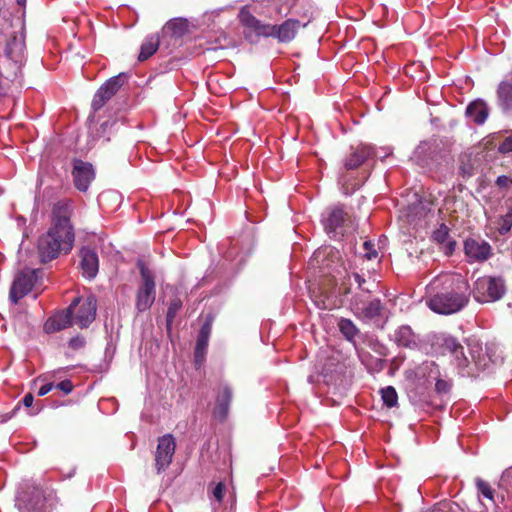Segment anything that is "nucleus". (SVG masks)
Wrapping results in <instances>:
<instances>
[{"label":"nucleus","instance_id":"f257e3e1","mask_svg":"<svg viewBox=\"0 0 512 512\" xmlns=\"http://www.w3.org/2000/svg\"><path fill=\"white\" fill-rule=\"evenodd\" d=\"M443 284L441 291L436 292L427 300L428 307L438 314H453L462 310L469 300L468 284L460 276L446 275L435 279L431 289Z\"/></svg>","mask_w":512,"mask_h":512},{"label":"nucleus","instance_id":"f03ea898","mask_svg":"<svg viewBox=\"0 0 512 512\" xmlns=\"http://www.w3.org/2000/svg\"><path fill=\"white\" fill-rule=\"evenodd\" d=\"M73 213V202L69 199H62L52 206L50 215V226L47 233H51L52 240L56 243L57 249L63 255L69 254L75 243V229L71 222Z\"/></svg>","mask_w":512,"mask_h":512},{"label":"nucleus","instance_id":"7ed1b4c3","mask_svg":"<svg viewBox=\"0 0 512 512\" xmlns=\"http://www.w3.org/2000/svg\"><path fill=\"white\" fill-rule=\"evenodd\" d=\"M137 267L141 276V284L136 292L135 307L139 313L150 309L156 297V283L152 271L144 261L139 260Z\"/></svg>","mask_w":512,"mask_h":512},{"label":"nucleus","instance_id":"20e7f679","mask_svg":"<svg viewBox=\"0 0 512 512\" xmlns=\"http://www.w3.org/2000/svg\"><path fill=\"white\" fill-rule=\"evenodd\" d=\"M505 291V283L502 278L484 276L475 281L472 292L477 302L489 303L501 299Z\"/></svg>","mask_w":512,"mask_h":512},{"label":"nucleus","instance_id":"39448f33","mask_svg":"<svg viewBox=\"0 0 512 512\" xmlns=\"http://www.w3.org/2000/svg\"><path fill=\"white\" fill-rule=\"evenodd\" d=\"M239 22L243 26L244 37L250 43H257L261 37H270L273 31L271 24H266L257 19L247 6L240 9Z\"/></svg>","mask_w":512,"mask_h":512},{"label":"nucleus","instance_id":"423d86ee","mask_svg":"<svg viewBox=\"0 0 512 512\" xmlns=\"http://www.w3.org/2000/svg\"><path fill=\"white\" fill-rule=\"evenodd\" d=\"M325 231L333 238L343 236L351 218L344 205H336L326 210L322 216Z\"/></svg>","mask_w":512,"mask_h":512},{"label":"nucleus","instance_id":"0eeeda50","mask_svg":"<svg viewBox=\"0 0 512 512\" xmlns=\"http://www.w3.org/2000/svg\"><path fill=\"white\" fill-rule=\"evenodd\" d=\"M311 265L319 268L323 276L335 277V273L342 266L340 253L332 247L320 248L313 253Z\"/></svg>","mask_w":512,"mask_h":512},{"label":"nucleus","instance_id":"6e6552de","mask_svg":"<svg viewBox=\"0 0 512 512\" xmlns=\"http://www.w3.org/2000/svg\"><path fill=\"white\" fill-rule=\"evenodd\" d=\"M127 79L128 75L126 73H120L109 78L95 93L91 104L93 110L98 111L101 109L118 92Z\"/></svg>","mask_w":512,"mask_h":512},{"label":"nucleus","instance_id":"1a4fd4ad","mask_svg":"<svg viewBox=\"0 0 512 512\" xmlns=\"http://www.w3.org/2000/svg\"><path fill=\"white\" fill-rule=\"evenodd\" d=\"M127 79L128 75L126 73H120L109 78L95 93L91 104L93 110L98 111L101 109L118 92Z\"/></svg>","mask_w":512,"mask_h":512},{"label":"nucleus","instance_id":"9d476101","mask_svg":"<svg viewBox=\"0 0 512 512\" xmlns=\"http://www.w3.org/2000/svg\"><path fill=\"white\" fill-rule=\"evenodd\" d=\"M127 79L128 75L126 73H120L109 78L95 93L91 104L93 110L98 111L101 109L118 92Z\"/></svg>","mask_w":512,"mask_h":512},{"label":"nucleus","instance_id":"9b49d317","mask_svg":"<svg viewBox=\"0 0 512 512\" xmlns=\"http://www.w3.org/2000/svg\"><path fill=\"white\" fill-rule=\"evenodd\" d=\"M127 79L128 75L126 73H120L109 78L95 93L91 104L93 110L98 111L101 109L118 92Z\"/></svg>","mask_w":512,"mask_h":512},{"label":"nucleus","instance_id":"f8f14e48","mask_svg":"<svg viewBox=\"0 0 512 512\" xmlns=\"http://www.w3.org/2000/svg\"><path fill=\"white\" fill-rule=\"evenodd\" d=\"M441 158V149L436 141L421 142L413 152L412 159L423 168H431Z\"/></svg>","mask_w":512,"mask_h":512},{"label":"nucleus","instance_id":"ddd939ff","mask_svg":"<svg viewBox=\"0 0 512 512\" xmlns=\"http://www.w3.org/2000/svg\"><path fill=\"white\" fill-rule=\"evenodd\" d=\"M175 449V439L171 434H165L158 439L155 452V466L158 473H161L169 467L172 462Z\"/></svg>","mask_w":512,"mask_h":512},{"label":"nucleus","instance_id":"4468645a","mask_svg":"<svg viewBox=\"0 0 512 512\" xmlns=\"http://www.w3.org/2000/svg\"><path fill=\"white\" fill-rule=\"evenodd\" d=\"M97 300L95 296L90 295L85 299L80 298V302L73 309V323L80 328H87L96 317Z\"/></svg>","mask_w":512,"mask_h":512},{"label":"nucleus","instance_id":"2eb2a0df","mask_svg":"<svg viewBox=\"0 0 512 512\" xmlns=\"http://www.w3.org/2000/svg\"><path fill=\"white\" fill-rule=\"evenodd\" d=\"M71 174L74 186L81 192H86L95 178L93 165L80 159L73 161Z\"/></svg>","mask_w":512,"mask_h":512},{"label":"nucleus","instance_id":"dca6fc26","mask_svg":"<svg viewBox=\"0 0 512 512\" xmlns=\"http://www.w3.org/2000/svg\"><path fill=\"white\" fill-rule=\"evenodd\" d=\"M391 153V149L387 148L385 149V153L380 155L373 146L368 144H360L345 160V167L347 169H356L370 158L377 157L383 159Z\"/></svg>","mask_w":512,"mask_h":512},{"label":"nucleus","instance_id":"f3484780","mask_svg":"<svg viewBox=\"0 0 512 512\" xmlns=\"http://www.w3.org/2000/svg\"><path fill=\"white\" fill-rule=\"evenodd\" d=\"M350 306L354 314L364 320H372L380 316L383 309L380 299H373L364 303L358 295L351 298Z\"/></svg>","mask_w":512,"mask_h":512},{"label":"nucleus","instance_id":"a211bd4d","mask_svg":"<svg viewBox=\"0 0 512 512\" xmlns=\"http://www.w3.org/2000/svg\"><path fill=\"white\" fill-rule=\"evenodd\" d=\"M80 302V297H76L66 310L57 312L51 316L44 324L46 333H54L70 327L73 323V309Z\"/></svg>","mask_w":512,"mask_h":512},{"label":"nucleus","instance_id":"6ab92c4d","mask_svg":"<svg viewBox=\"0 0 512 512\" xmlns=\"http://www.w3.org/2000/svg\"><path fill=\"white\" fill-rule=\"evenodd\" d=\"M36 248L37 257L41 264H47L63 255V252L57 249L56 243L52 240L51 233L41 234L37 239Z\"/></svg>","mask_w":512,"mask_h":512},{"label":"nucleus","instance_id":"aec40b11","mask_svg":"<svg viewBox=\"0 0 512 512\" xmlns=\"http://www.w3.org/2000/svg\"><path fill=\"white\" fill-rule=\"evenodd\" d=\"M464 251L469 262H483L490 258L492 248L482 239L468 238L464 242Z\"/></svg>","mask_w":512,"mask_h":512},{"label":"nucleus","instance_id":"412c9836","mask_svg":"<svg viewBox=\"0 0 512 512\" xmlns=\"http://www.w3.org/2000/svg\"><path fill=\"white\" fill-rule=\"evenodd\" d=\"M32 290V269L25 268L14 279L10 288V299L16 304Z\"/></svg>","mask_w":512,"mask_h":512},{"label":"nucleus","instance_id":"4be33fe9","mask_svg":"<svg viewBox=\"0 0 512 512\" xmlns=\"http://www.w3.org/2000/svg\"><path fill=\"white\" fill-rule=\"evenodd\" d=\"M80 267L83 277L92 280L96 277L99 270V259L95 250L89 247H83L80 250Z\"/></svg>","mask_w":512,"mask_h":512},{"label":"nucleus","instance_id":"5701e85b","mask_svg":"<svg viewBox=\"0 0 512 512\" xmlns=\"http://www.w3.org/2000/svg\"><path fill=\"white\" fill-rule=\"evenodd\" d=\"M352 281L363 293L370 294L372 292L371 286L374 284V281L371 282L369 279H367L364 273L352 272L351 274H347L345 279L340 284V289L344 295H349L352 293Z\"/></svg>","mask_w":512,"mask_h":512},{"label":"nucleus","instance_id":"b1692460","mask_svg":"<svg viewBox=\"0 0 512 512\" xmlns=\"http://www.w3.org/2000/svg\"><path fill=\"white\" fill-rule=\"evenodd\" d=\"M499 487L506 495H502V506L496 505L494 512H512V467L503 472Z\"/></svg>","mask_w":512,"mask_h":512},{"label":"nucleus","instance_id":"393cba45","mask_svg":"<svg viewBox=\"0 0 512 512\" xmlns=\"http://www.w3.org/2000/svg\"><path fill=\"white\" fill-rule=\"evenodd\" d=\"M300 26V22L295 19H288L281 25H272L273 31L270 37L278 39L280 42L291 41Z\"/></svg>","mask_w":512,"mask_h":512},{"label":"nucleus","instance_id":"a878e982","mask_svg":"<svg viewBox=\"0 0 512 512\" xmlns=\"http://www.w3.org/2000/svg\"><path fill=\"white\" fill-rule=\"evenodd\" d=\"M497 98L504 112H512V71L499 83Z\"/></svg>","mask_w":512,"mask_h":512},{"label":"nucleus","instance_id":"bb28decb","mask_svg":"<svg viewBox=\"0 0 512 512\" xmlns=\"http://www.w3.org/2000/svg\"><path fill=\"white\" fill-rule=\"evenodd\" d=\"M25 50V42L21 33L13 34L7 40L5 46V55L15 63H20Z\"/></svg>","mask_w":512,"mask_h":512},{"label":"nucleus","instance_id":"cd10ccee","mask_svg":"<svg viewBox=\"0 0 512 512\" xmlns=\"http://www.w3.org/2000/svg\"><path fill=\"white\" fill-rule=\"evenodd\" d=\"M232 395V389L229 385L224 384L219 388L215 407V414L218 417L223 419L227 416L232 400Z\"/></svg>","mask_w":512,"mask_h":512},{"label":"nucleus","instance_id":"c85d7f7f","mask_svg":"<svg viewBox=\"0 0 512 512\" xmlns=\"http://www.w3.org/2000/svg\"><path fill=\"white\" fill-rule=\"evenodd\" d=\"M426 368L429 369V377L435 380V391L438 395H446L452 388V380L447 378H441L439 367L434 362L426 364Z\"/></svg>","mask_w":512,"mask_h":512},{"label":"nucleus","instance_id":"c756f323","mask_svg":"<svg viewBox=\"0 0 512 512\" xmlns=\"http://www.w3.org/2000/svg\"><path fill=\"white\" fill-rule=\"evenodd\" d=\"M488 114L489 109L487 104L480 99L471 102L466 108L467 117L478 125L486 121Z\"/></svg>","mask_w":512,"mask_h":512},{"label":"nucleus","instance_id":"7c9ffc66","mask_svg":"<svg viewBox=\"0 0 512 512\" xmlns=\"http://www.w3.org/2000/svg\"><path fill=\"white\" fill-rule=\"evenodd\" d=\"M209 334H210V325L204 324L200 329L196 347H195V352H194L195 365L197 367L201 366L205 360V354H206V349L208 346Z\"/></svg>","mask_w":512,"mask_h":512},{"label":"nucleus","instance_id":"2f4dec72","mask_svg":"<svg viewBox=\"0 0 512 512\" xmlns=\"http://www.w3.org/2000/svg\"><path fill=\"white\" fill-rule=\"evenodd\" d=\"M394 340L398 346L411 348L417 345V336L408 325H402L395 330Z\"/></svg>","mask_w":512,"mask_h":512},{"label":"nucleus","instance_id":"473e14b6","mask_svg":"<svg viewBox=\"0 0 512 512\" xmlns=\"http://www.w3.org/2000/svg\"><path fill=\"white\" fill-rule=\"evenodd\" d=\"M158 47L159 39L156 35L146 37L141 45L138 60L141 62L147 60L157 51Z\"/></svg>","mask_w":512,"mask_h":512},{"label":"nucleus","instance_id":"72a5a7b5","mask_svg":"<svg viewBox=\"0 0 512 512\" xmlns=\"http://www.w3.org/2000/svg\"><path fill=\"white\" fill-rule=\"evenodd\" d=\"M436 343L443 348V353L448 352L452 355L453 353L461 352L462 345L452 336L440 335L437 337Z\"/></svg>","mask_w":512,"mask_h":512},{"label":"nucleus","instance_id":"f704fd0d","mask_svg":"<svg viewBox=\"0 0 512 512\" xmlns=\"http://www.w3.org/2000/svg\"><path fill=\"white\" fill-rule=\"evenodd\" d=\"M338 328H339L341 334L348 341H354V339L359 334V329L356 327V325L350 319L341 318L338 322Z\"/></svg>","mask_w":512,"mask_h":512},{"label":"nucleus","instance_id":"c9c22d12","mask_svg":"<svg viewBox=\"0 0 512 512\" xmlns=\"http://www.w3.org/2000/svg\"><path fill=\"white\" fill-rule=\"evenodd\" d=\"M432 238L439 244H447L449 252L454 249L455 242L449 241V228L445 224H441L432 234Z\"/></svg>","mask_w":512,"mask_h":512},{"label":"nucleus","instance_id":"e433bc0d","mask_svg":"<svg viewBox=\"0 0 512 512\" xmlns=\"http://www.w3.org/2000/svg\"><path fill=\"white\" fill-rule=\"evenodd\" d=\"M164 31H170L173 36L180 37L187 31V23L184 19L170 20L164 27Z\"/></svg>","mask_w":512,"mask_h":512},{"label":"nucleus","instance_id":"4c0bfd02","mask_svg":"<svg viewBox=\"0 0 512 512\" xmlns=\"http://www.w3.org/2000/svg\"><path fill=\"white\" fill-rule=\"evenodd\" d=\"M318 372L323 376L324 381L329 383L334 381V373L338 372L339 364L334 362V359H329L327 364L318 368Z\"/></svg>","mask_w":512,"mask_h":512},{"label":"nucleus","instance_id":"58836bf2","mask_svg":"<svg viewBox=\"0 0 512 512\" xmlns=\"http://www.w3.org/2000/svg\"><path fill=\"white\" fill-rule=\"evenodd\" d=\"M310 296L317 308L321 310L330 309L329 297L322 294L320 288L310 289Z\"/></svg>","mask_w":512,"mask_h":512},{"label":"nucleus","instance_id":"ea45409f","mask_svg":"<svg viewBox=\"0 0 512 512\" xmlns=\"http://www.w3.org/2000/svg\"><path fill=\"white\" fill-rule=\"evenodd\" d=\"M380 392L384 405H386L388 408L397 406L398 395L394 387L387 386L382 388Z\"/></svg>","mask_w":512,"mask_h":512},{"label":"nucleus","instance_id":"a19ab883","mask_svg":"<svg viewBox=\"0 0 512 512\" xmlns=\"http://www.w3.org/2000/svg\"><path fill=\"white\" fill-rule=\"evenodd\" d=\"M15 502V505L20 512H32L31 497L29 493L18 492Z\"/></svg>","mask_w":512,"mask_h":512},{"label":"nucleus","instance_id":"79ce46f5","mask_svg":"<svg viewBox=\"0 0 512 512\" xmlns=\"http://www.w3.org/2000/svg\"><path fill=\"white\" fill-rule=\"evenodd\" d=\"M512 227V206L508 207L506 214L502 215L498 220V231L501 235L506 234Z\"/></svg>","mask_w":512,"mask_h":512},{"label":"nucleus","instance_id":"37998d69","mask_svg":"<svg viewBox=\"0 0 512 512\" xmlns=\"http://www.w3.org/2000/svg\"><path fill=\"white\" fill-rule=\"evenodd\" d=\"M181 307H182V302L178 298H175L170 302V305L168 307L167 314H166V323H167L168 328H170V326L172 325L174 318L177 315V313L179 312V310L181 309Z\"/></svg>","mask_w":512,"mask_h":512},{"label":"nucleus","instance_id":"c03bdc74","mask_svg":"<svg viewBox=\"0 0 512 512\" xmlns=\"http://www.w3.org/2000/svg\"><path fill=\"white\" fill-rule=\"evenodd\" d=\"M475 484L477 487V491L479 494H481L483 497L493 500L494 498V490L491 488L488 482L484 481L481 478L475 479Z\"/></svg>","mask_w":512,"mask_h":512},{"label":"nucleus","instance_id":"a18cd8bd","mask_svg":"<svg viewBox=\"0 0 512 512\" xmlns=\"http://www.w3.org/2000/svg\"><path fill=\"white\" fill-rule=\"evenodd\" d=\"M34 299L40 294L44 289L45 285L43 283L44 272L42 270L34 269Z\"/></svg>","mask_w":512,"mask_h":512},{"label":"nucleus","instance_id":"49530a36","mask_svg":"<svg viewBox=\"0 0 512 512\" xmlns=\"http://www.w3.org/2000/svg\"><path fill=\"white\" fill-rule=\"evenodd\" d=\"M498 152L508 154L512 152V136L506 137L498 146Z\"/></svg>","mask_w":512,"mask_h":512},{"label":"nucleus","instance_id":"de8ad7c7","mask_svg":"<svg viewBox=\"0 0 512 512\" xmlns=\"http://www.w3.org/2000/svg\"><path fill=\"white\" fill-rule=\"evenodd\" d=\"M452 356L458 367L465 368L468 365V359L464 354L463 346L461 347V352L453 353Z\"/></svg>","mask_w":512,"mask_h":512},{"label":"nucleus","instance_id":"09e8293b","mask_svg":"<svg viewBox=\"0 0 512 512\" xmlns=\"http://www.w3.org/2000/svg\"><path fill=\"white\" fill-rule=\"evenodd\" d=\"M224 491H225V485L223 483H218L213 491H212V495L214 497V499L217 501V502H222L223 500V497H224Z\"/></svg>","mask_w":512,"mask_h":512},{"label":"nucleus","instance_id":"8fccbe9b","mask_svg":"<svg viewBox=\"0 0 512 512\" xmlns=\"http://www.w3.org/2000/svg\"><path fill=\"white\" fill-rule=\"evenodd\" d=\"M364 249H365V254H364V257L367 259V260H371V259H374L378 256V253L376 250L372 249V244L370 241H366L364 243Z\"/></svg>","mask_w":512,"mask_h":512},{"label":"nucleus","instance_id":"3c124183","mask_svg":"<svg viewBox=\"0 0 512 512\" xmlns=\"http://www.w3.org/2000/svg\"><path fill=\"white\" fill-rule=\"evenodd\" d=\"M84 345H85V340L83 337L77 336V337H73L69 340V347L74 350L83 348Z\"/></svg>","mask_w":512,"mask_h":512},{"label":"nucleus","instance_id":"603ef678","mask_svg":"<svg viewBox=\"0 0 512 512\" xmlns=\"http://www.w3.org/2000/svg\"><path fill=\"white\" fill-rule=\"evenodd\" d=\"M110 198L114 199V200H119L120 196L113 191L103 192L99 195L98 201H99L100 205H102L104 200L110 199Z\"/></svg>","mask_w":512,"mask_h":512},{"label":"nucleus","instance_id":"864d4df0","mask_svg":"<svg viewBox=\"0 0 512 512\" xmlns=\"http://www.w3.org/2000/svg\"><path fill=\"white\" fill-rule=\"evenodd\" d=\"M496 184L499 187L506 188V187H509L512 184V179L509 178L506 175H501V176L497 177Z\"/></svg>","mask_w":512,"mask_h":512},{"label":"nucleus","instance_id":"5fc2aeb1","mask_svg":"<svg viewBox=\"0 0 512 512\" xmlns=\"http://www.w3.org/2000/svg\"><path fill=\"white\" fill-rule=\"evenodd\" d=\"M44 500L48 503V507H38V509L41 510V509L49 508L52 510L56 503V497L53 494V492H49L47 494V496H44Z\"/></svg>","mask_w":512,"mask_h":512},{"label":"nucleus","instance_id":"6e6d98bb","mask_svg":"<svg viewBox=\"0 0 512 512\" xmlns=\"http://www.w3.org/2000/svg\"><path fill=\"white\" fill-rule=\"evenodd\" d=\"M57 387L62 390L65 394H69L72 389H73V385L71 383V381L69 380H64L62 382H60Z\"/></svg>","mask_w":512,"mask_h":512},{"label":"nucleus","instance_id":"4d7b16f0","mask_svg":"<svg viewBox=\"0 0 512 512\" xmlns=\"http://www.w3.org/2000/svg\"><path fill=\"white\" fill-rule=\"evenodd\" d=\"M53 387L54 386H53L52 383L45 384V385L41 386L39 391H38V395L39 396H44V395L48 394L52 390Z\"/></svg>","mask_w":512,"mask_h":512},{"label":"nucleus","instance_id":"13d9d810","mask_svg":"<svg viewBox=\"0 0 512 512\" xmlns=\"http://www.w3.org/2000/svg\"><path fill=\"white\" fill-rule=\"evenodd\" d=\"M23 404L25 407L30 408L32 406V392H28L23 398Z\"/></svg>","mask_w":512,"mask_h":512},{"label":"nucleus","instance_id":"bf43d9fd","mask_svg":"<svg viewBox=\"0 0 512 512\" xmlns=\"http://www.w3.org/2000/svg\"><path fill=\"white\" fill-rule=\"evenodd\" d=\"M460 171L463 177H470L472 175V171L470 168L462 166L460 167Z\"/></svg>","mask_w":512,"mask_h":512},{"label":"nucleus","instance_id":"052dcab7","mask_svg":"<svg viewBox=\"0 0 512 512\" xmlns=\"http://www.w3.org/2000/svg\"><path fill=\"white\" fill-rule=\"evenodd\" d=\"M115 124H116V122H114V121H113V122L106 121V122H104V123L101 125V128H102V129H106V127H108V126H111V127H112V126H114Z\"/></svg>","mask_w":512,"mask_h":512},{"label":"nucleus","instance_id":"680f3d73","mask_svg":"<svg viewBox=\"0 0 512 512\" xmlns=\"http://www.w3.org/2000/svg\"><path fill=\"white\" fill-rule=\"evenodd\" d=\"M19 5H24L26 0H16Z\"/></svg>","mask_w":512,"mask_h":512}]
</instances>
